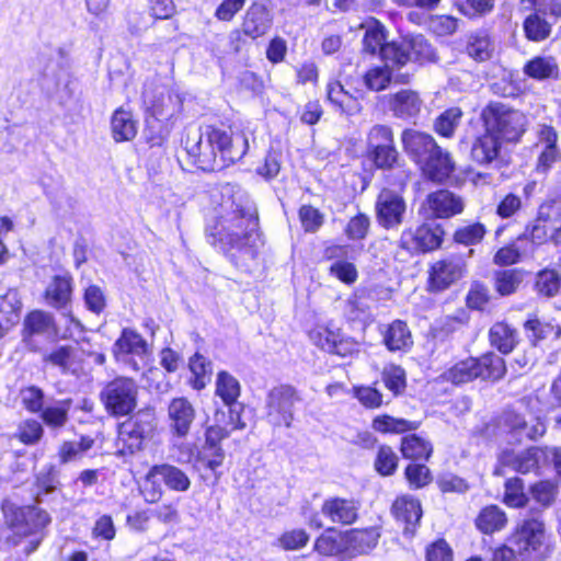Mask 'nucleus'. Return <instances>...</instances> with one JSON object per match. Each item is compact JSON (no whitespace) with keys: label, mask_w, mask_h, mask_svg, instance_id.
Here are the masks:
<instances>
[{"label":"nucleus","mask_w":561,"mask_h":561,"mask_svg":"<svg viewBox=\"0 0 561 561\" xmlns=\"http://www.w3.org/2000/svg\"><path fill=\"white\" fill-rule=\"evenodd\" d=\"M249 149L247 135L229 126L204 125L188 135L185 150L205 172H219L240 161Z\"/></svg>","instance_id":"nucleus-2"},{"label":"nucleus","mask_w":561,"mask_h":561,"mask_svg":"<svg viewBox=\"0 0 561 561\" xmlns=\"http://www.w3.org/2000/svg\"><path fill=\"white\" fill-rule=\"evenodd\" d=\"M153 431V415L138 412L119 426L118 440L123 449L134 454L141 449L145 438Z\"/></svg>","instance_id":"nucleus-13"},{"label":"nucleus","mask_w":561,"mask_h":561,"mask_svg":"<svg viewBox=\"0 0 561 561\" xmlns=\"http://www.w3.org/2000/svg\"><path fill=\"white\" fill-rule=\"evenodd\" d=\"M401 453L408 459L428 460L433 453V446L428 440L411 434L402 438Z\"/></svg>","instance_id":"nucleus-38"},{"label":"nucleus","mask_w":561,"mask_h":561,"mask_svg":"<svg viewBox=\"0 0 561 561\" xmlns=\"http://www.w3.org/2000/svg\"><path fill=\"white\" fill-rule=\"evenodd\" d=\"M552 24L538 13L529 14L523 23L526 37L531 42H542L549 37Z\"/></svg>","instance_id":"nucleus-44"},{"label":"nucleus","mask_w":561,"mask_h":561,"mask_svg":"<svg viewBox=\"0 0 561 561\" xmlns=\"http://www.w3.org/2000/svg\"><path fill=\"white\" fill-rule=\"evenodd\" d=\"M365 35L363 38L364 51L375 55L379 53L383 60V50L390 44L386 43V28L376 19H370L363 24Z\"/></svg>","instance_id":"nucleus-31"},{"label":"nucleus","mask_w":561,"mask_h":561,"mask_svg":"<svg viewBox=\"0 0 561 561\" xmlns=\"http://www.w3.org/2000/svg\"><path fill=\"white\" fill-rule=\"evenodd\" d=\"M491 344L501 353H511L517 344V332L505 322H496L489 331Z\"/></svg>","instance_id":"nucleus-37"},{"label":"nucleus","mask_w":561,"mask_h":561,"mask_svg":"<svg viewBox=\"0 0 561 561\" xmlns=\"http://www.w3.org/2000/svg\"><path fill=\"white\" fill-rule=\"evenodd\" d=\"M486 233V228L480 222L459 227L454 233V240L456 243L463 244L466 247L476 245L480 243Z\"/></svg>","instance_id":"nucleus-49"},{"label":"nucleus","mask_w":561,"mask_h":561,"mask_svg":"<svg viewBox=\"0 0 561 561\" xmlns=\"http://www.w3.org/2000/svg\"><path fill=\"white\" fill-rule=\"evenodd\" d=\"M137 383L127 377H117L107 382L100 393L106 411L114 416L130 414L137 407Z\"/></svg>","instance_id":"nucleus-6"},{"label":"nucleus","mask_w":561,"mask_h":561,"mask_svg":"<svg viewBox=\"0 0 561 561\" xmlns=\"http://www.w3.org/2000/svg\"><path fill=\"white\" fill-rule=\"evenodd\" d=\"M401 141L405 153L420 167L439 147L433 136L412 128L402 131Z\"/></svg>","instance_id":"nucleus-16"},{"label":"nucleus","mask_w":561,"mask_h":561,"mask_svg":"<svg viewBox=\"0 0 561 561\" xmlns=\"http://www.w3.org/2000/svg\"><path fill=\"white\" fill-rule=\"evenodd\" d=\"M168 415L171 428L178 436L183 437L190 432L195 419V409L187 399L175 398L169 404Z\"/></svg>","instance_id":"nucleus-25"},{"label":"nucleus","mask_w":561,"mask_h":561,"mask_svg":"<svg viewBox=\"0 0 561 561\" xmlns=\"http://www.w3.org/2000/svg\"><path fill=\"white\" fill-rule=\"evenodd\" d=\"M533 497L543 507L550 506L557 496V486L551 481H540L531 486Z\"/></svg>","instance_id":"nucleus-62"},{"label":"nucleus","mask_w":561,"mask_h":561,"mask_svg":"<svg viewBox=\"0 0 561 561\" xmlns=\"http://www.w3.org/2000/svg\"><path fill=\"white\" fill-rule=\"evenodd\" d=\"M398 467V456L391 447L382 445L379 447L376 459L375 469L381 476H391Z\"/></svg>","instance_id":"nucleus-53"},{"label":"nucleus","mask_w":561,"mask_h":561,"mask_svg":"<svg viewBox=\"0 0 561 561\" xmlns=\"http://www.w3.org/2000/svg\"><path fill=\"white\" fill-rule=\"evenodd\" d=\"M300 400L291 386L282 385L271 389L266 396V420L273 426L290 427L294 420V405Z\"/></svg>","instance_id":"nucleus-9"},{"label":"nucleus","mask_w":561,"mask_h":561,"mask_svg":"<svg viewBox=\"0 0 561 561\" xmlns=\"http://www.w3.org/2000/svg\"><path fill=\"white\" fill-rule=\"evenodd\" d=\"M392 514L398 522L404 525V535L413 536L416 525L422 517V508L419 500L412 495L398 497L392 504Z\"/></svg>","instance_id":"nucleus-21"},{"label":"nucleus","mask_w":561,"mask_h":561,"mask_svg":"<svg viewBox=\"0 0 561 561\" xmlns=\"http://www.w3.org/2000/svg\"><path fill=\"white\" fill-rule=\"evenodd\" d=\"M506 373L505 362L495 353H486L481 357H469L460 360L443 374V378L454 385L470 382L477 378L499 380Z\"/></svg>","instance_id":"nucleus-3"},{"label":"nucleus","mask_w":561,"mask_h":561,"mask_svg":"<svg viewBox=\"0 0 561 561\" xmlns=\"http://www.w3.org/2000/svg\"><path fill=\"white\" fill-rule=\"evenodd\" d=\"M436 60L434 47L421 34L409 35L401 43L392 42L383 50V61H390L392 66L398 67L409 61L424 65Z\"/></svg>","instance_id":"nucleus-5"},{"label":"nucleus","mask_w":561,"mask_h":561,"mask_svg":"<svg viewBox=\"0 0 561 561\" xmlns=\"http://www.w3.org/2000/svg\"><path fill=\"white\" fill-rule=\"evenodd\" d=\"M548 450L549 447H531L517 454L505 450L500 457V462L517 472L528 473L549 460Z\"/></svg>","instance_id":"nucleus-17"},{"label":"nucleus","mask_w":561,"mask_h":561,"mask_svg":"<svg viewBox=\"0 0 561 561\" xmlns=\"http://www.w3.org/2000/svg\"><path fill=\"white\" fill-rule=\"evenodd\" d=\"M190 369L194 375L193 387L197 390L203 389L210 380V362L199 353H195L190 359Z\"/></svg>","instance_id":"nucleus-48"},{"label":"nucleus","mask_w":561,"mask_h":561,"mask_svg":"<svg viewBox=\"0 0 561 561\" xmlns=\"http://www.w3.org/2000/svg\"><path fill=\"white\" fill-rule=\"evenodd\" d=\"M394 145L393 133L389 126L375 125L367 138V149Z\"/></svg>","instance_id":"nucleus-59"},{"label":"nucleus","mask_w":561,"mask_h":561,"mask_svg":"<svg viewBox=\"0 0 561 561\" xmlns=\"http://www.w3.org/2000/svg\"><path fill=\"white\" fill-rule=\"evenodd\" d=\"M404 473L410 485L414 489L425 486L432 480L430 469L421 463L409 465Z\"/></svg>","instance_id":"nucleus-61"},{"label":"nucleus","mask_w":561,"mask_h":561,"mask_svg":"<svg viewBox=\"0 0 561 561\" xmlns=\"http://www.w3.org/2000/svg\"><path fill=\"white\" fill-rule=\"evenodd\" d=\"M225 459V451L219 445H207L205 444L203 449L197 455V460L203 466L209 469L216 477L219 478L217 469L221 467Z\"/></svg>","instance_id":"nucleus-50"},{"label":"nucleus","mask_w":561,"mask_h":561,"mask_svg":"<svg viewBox=\"0 0 561 561\" xmlns=\"http://www.w3.org/2000/svg\"><path fill=\"white\" fill-rule=\"evenodd\" d=\"M369 226V218L364 214H358L348 221L345 233L351 240H362L367 236Z\"/></svg>","instance_id":"nucleus-64"},{"label":"nucleus","mask_w":561,"mask_h":561,"mask_svg":"<svg viewBox=\"0 0 561 561\" xmlns=\"http://www.w3.org/2000/svg\"><path fill=\"white\" fill-rule=\"evenodd\" d=\"M299 219L306 232H316L323 225V215L310 205H302Z\"/></svg>","instance_id":"nucleus-63"},{"label":"nucleus","mask_w":561,"mask_h":561,"mask_svg":"<svg viewBox=\"0 0 561 561\" xmlns=\"http://www.w3.org/2000/svg\"><path fill=\"white\" fill-rule=\"evenodd\" d=\"M466 50L472 59L485 61L491 58L494 47L485 32H478L469 36Z\"/></svg>","instance_id":"nucleus-40"},{"label":"nucleus","mask_w":561,"mask_h":561,"mask_svg":"<svg viewBox=\"0 0 561 561\" xmlns=\"http://www.w3.org/2000/svg\"><path fill=\"white\" fill-rule=\"evenodd\" d=\"M142 103L146 111L156 118L171 115L169 110L171 95L168 89L160 84H154L153 82L145 83Z\"/></svg>","instance_id":"nucleus-24"},{"label":"nucleus","mask_w":561,"mask_h":561,"mask_svg":"<svg viewBox=\"0 0 561 561\" xmlns=\"http://www.w3.org/2000/svg\"><path fill=\"white\" fill-rule=\"evenodd\" d=\"M71 293V278L68 276H55L46 287L45 299L50 307L60 309L67 306Z\"/></svg>","instance_id":"nucleus-34"},{"label":"nucleus","mask_w":561,"mask_h":561,"mask_svg":"<svg viewBox=\"0 0 561 561\" xmlns=\"http://www.w3.org/2000/svg\"><path fill=\"white\" fill-rule=\"evenodd\" d=\"M53 328L54 319L49 313L42 310L32 311L24 320L23 341L27 347L36 351L33 336L47 334Z\"/></svg>","instance_id":"nucleus-29"},{"label":"nucleus","mask_w":561,"mask_h":561,"mask_svg":"<svg viewBox=\"0 0 561 561\" xmlns=\"http://www.w3.org/2000/svg\"><path fill=\"white\" fill-rule=\"evenodd\" d=\"M481 119L483 127L502 142L517 141L526 130V116L500 102L488 104L481 112Z\"/></svg>","instance_id":"nucleus-4"},{"label":"nucleus","mask_w":561,"mask_h":561,"mask_svg":"<svg viewBox=\"0 0 561 561\" xmlns=\"http://www.w3.org/2000/svg\"><path fill=\"white\" fill-rule=\"evenodd\" d=\"M359 504L353 500L333 497L325 500L321 512L332 523L351 525L358 517Z\"/></svg>","instance_id":"nucleus-23"},{"label":"nucleus","mask_w":561,"mask_h":561,"mask_svg":"<svg viewBox=\"0 0 561 561\" xmlns=\"http://www.w3.org/2000/svg\"><path fill=\"white\" fill-rule=\"evenodd\" d=\"M375 209L377 221L381 227L397 229L403 222L407 204L399 193L383 188L377 196Z\"/></svg>","instance_id":"nucleus-14"},{"label":"nucleus","mask_w":561,"mask_h":561,"mask_svg":"<svg viewBox=\"0 0 561 561\" xmlns=\"http://www.w3.org/2000/svg\"><path fill=\"white\" fill-rule=\"evenodd\" d=\"M73 356L71 346H58L44 356V362L57 366L65 374L70 369Z\"/></svg>","instance_id":"nucleus-60"},{"label":"nucleus","mask_w":561,"mask_h":561,"mask_svg":"<svg viewBox=\"0 0 561 561\" xmlns=\"http://www.w3.org/2000/svg\"><path fill=\"white\" fill-rule=\"evenodd\" d=\"M386 61L385 66H376L370 68L364 75V83L370 91H382L388 88L392 79V72Z\"/></svg>","instance_id":"nucleus-45"},{"label":"nucleus","mask_w":561,"mask_h":561,"mask_svg":"<svg viewBox=\"0 0 561 561\" xmlns=\"http://www.w3.org/2000/svg\"><path fill=\"white\" fill-rule=\"evenodd\" d=\"M352 392L366 409H378L383 404V396L375 386H355Z\"/></svg>","instance_id":"nucleus-54"},{"label":"nucleus","mask_w":561,"mask_h":561,"mask_svg":"<svg viewBox=\"0 0 561 561\" xmlns=\"http://www.w3.org/2000/svg\"><path fill=\"white\" fill-rule=\"evenodd\" d=\"M226 413L224 411L217 410L215 413V422L216 424L209 426L206 431V440L207 445H219L220 440L228 437L231 433V430L225 425Z\"/></svg>","instance_id":"nucleus-58"},{"label":"nucleus","mask_w":561,"mask_h":561,"mask_svg":"<svg viewBox=\"0 0 561 561\" xmlns=\"http://www.w3.org/2000/svg\"><path fill=\"white\" fill-rule=\"evenodd\" d=\"M146 482L151 484V489L145 490V499L150 503L160 500L162 495L160 483L174 492H186L191 488L188 476L182 469L170 463L152 466L146 476Z\"/></svg>","instance_id":"nucleus-7"},{"label":"nucleus","mask_w":561,"mask_h":561,"mask_svg":"<svg viewBox=\"0 0 561 561\" xmlns=\"http://www.w3.org/2000/svg\"><path fill=\"white\" fill-rule=\"evenodd\" d=\"M44 434L42 424L36 420H25L18 426L15 436L25 445H34L41 440Z\"/></svg>","instance_id":"nucleus-56"},{"label":"nucleus","mask_w":561,"mask_h":561,"mask_svg":"<svg viewBox=\"0 0 561 561\" xmlns=\"http://www.w3.org/2000/svg\"><path fill=\"white\" fill-rule=\"evenodd\" d=\"M1 510L5 524L19 536H27L50 522L47 513L35 508L25 511L9 500L2 502Z\"/></svg>","instance_id":"nucleus-11"},{"label":"nucleus","mask_w":561,"mask_h":561,"mask_svg":"<svg viewBox=\"0 0 561 561\" xmlns=\"http://www.w3.org/2000/svg\"><path fill=\"white\" fill-rule=\"evenodd\" d=\"M506 523V514L497 505L485 506L476 519L477 528L484 534L500 531L505 527Z\"/></svg>","instance_id":"nucleus-36"},{"label":"nucleus","mask_w":561,"mask_h":561,"mask_svg":"<svg viewBox=\"0 0 561 561\" xmlns=\"http://www.w3.org/2000/svg\"><path fill=\"white\" fill-rule=\"evenodd\" d=\"M21 306L18 300L5 296L0 299V329L5 327V330L18 323L20 320Z\"/></svg>","instance_id":"nucleus-57"},{"label":"nucleus","mask_w":561,"mask_h":561,"mask_svg":"<svg viewBox=\"0 0 561 561\" xmlns=\"http://www.w3.org/2000/svg\"><path fill=\"white\" fill-rule=\"evenodd\" d=\"M431 156L420 168L431 181L443 183L454 172L455 162L450 154L440 147H437Z\"/></svg>","instance_id":"nucleus-27"},{"label":"nucleus","mask_w":561,"mask_h":561,"mask_svg":"<svg viewBox=\"0 0 561 561\" xmlns=\"http://www.w3.org/2000/svg\"><path fill=\"white\" fill-rule=\"evenodd\" d=\"M216 396L222 400L226 407L238 403L237 399L240 396L239 381L227 371H220L216 380Z\"/></svg>","instance_id":"nucleus-39"},{"label":"nucleus","mask_w":561,"mask_h":561,"mask_svg":"<svg viewBox=\"0 0 561 561\" xmlns=\"http://www.w3.org/2000/svg\"><path fill=\"white\" fill-rule=\"evenodd\" d=\"M367 150L370 160L379 169H391L398 162L399 153L394 145L386 147L381 146L378 148H371Z\"/></svg>","instance_id":"nucleus-55"},{"label":"nucleus","mask_w":561,"mask_h":561,"mask_svg":"<svg viewBox=\"0 0 561 561\" xmlns=\"http://www.w3.org/2000/svg\"><path fill=\"white\" fill-rule=\"evenodd\" d=\"M383 343L391 352L407 351L412 344V335L405 322L396 320L383 333Z\"/></svg>","instance_id":"nucleus-33"},{"label":"nucleus","mask_w":561,"mask_h":561,"mask_svg":"<svg viewBox=\"0 0 561 561\" xmlns=\"http://www.w3.org/2000/svg\"><path fill=\"white\" fill-rule=\"evenodd\" d=\"M245 44L244 36L239 30L231 31L228 35L216 34L207 41L206 49L221 65L237 56Z\"/></svg>","instance_id":"nucleus-19"},{"label":"nucleus","mask_w":561,"mask_h":561,"mask_svg":"<svg viewBox=\"0 0 561 561\" xmlns=\"http://www.w3.org/2000/svg\"><path fill=\"white\" fill-rule=\"evenodd\" d=\"M419 427L417 422L405 419H397L387 414L376 416L373 420V428L380 433H405Z\"/></svg>","instance_id":"nucleus-42"},{"label":"nucleus","mask_w":561,"mask_h":561,"mask_svg":"<svg viewBox=\"0 0 561 561\" xmlns=\"http://www.w3.org/2000/svg\"><path fill=\"white\" fill-rule=\"evenodd\" d=\"M214 237L217 238L220 249L239 268H248L264 244L253 201L244 191L233 185L221 188Z\"/></svg>","instance_id":"nucleus-1"},{"label":"nucleus","mask_w":561,"mask_h":561,"mask_svg":"<svg viewBox=\"0 0 561 561\" xmlns=\"http://www.w3.org/2000/svg\"><path fill=\"white\" fill-rule=\"evenodd\" d=\"M561 288L560 274L552 268H545L537 273L535 290L538 295L547 298L554 297Z\"/></svg>","instance_id":"nucleus-43"},{"label":"nucleus","mask_w":561,"mask_h":561,"mask_svg":"<svg viewBox=\"0 0 561 561\" xmlns=\"http://www.w3.org/2000/svg\"><path fill=\"white\" fill-rule=\"evenodd\" d=\"M462 117V111L459 107H450L444 111L435 121V131L446 138L454 136Z\"/></svg>","instance_id":"nucleus-46"},{"label":"nucleus","mask_w":561,"mask_h":561,"mask_svg":"<svg viewBox=\"0 0 561 561\" xmlns=\"http://www.w3.org/2000/svg\"><path fill=\"white\" fill-rule=\"evenodd\" d=\"M435 218H451L463 211V199L448 190H438L427 195L424 204Z\"/></svg>","instance_id":"nucleus-18"},{"label":"nucleus","mask_w":561,"mask_h":561,"mask_svg":"<svg viewBox=\"0 0 561 561\" xmlns=\"http://www.w3.org/2000/svg\"><path fill=\"white\" fill-rule=\"evenodd\" d=\"M523 282V274L518 270H505L499 272L495 276L496 290L502 295H511Z\"/></svg>","instance_id":"nucleus-51"},{"label":"nucleus","mask_w":561,"mask_h":561,"mask_svg":"<svg viewBox=\"0 0 561 561\" xmlns=\"http://www.w3.org/2000/svg\"><path fill=\"white\" fill-rule=\"evenodd\" d=\"M513 548L525 557H542L546 550V530L542 519L536 515L523 519L512 538Z\"/></svg>","instance_id":"nucleus-8"},{"label":"nucleus","mask_w":561,"mask_h":561,"mask_svg":"<svg viewBox=\"0 0 561 561\" xmlns=\"http://www.w3.org/2000/svg\"><path fill=\"white\" fill-rule=\"evenodd\" d=\"M381 379L393 396L402 393L407 387L405 371L401 366L390 364L383 367Z\"/></svg>","instance_id":"nucleus-47"},{"label":"nucleus","mask_w":561,"mask_h":561,"mask_svg":"<svg viewBox=\"0 0 561 561\" xmlns=\"http://www.w3.org/2000/svg\"><path fill=\"white\" fill-rule=\"evenodd\" d=\"M359 91L354 93L346 90L340 81H330L327 85V99L336 111L353 115L360 108L358 98Z\"/></svg>","instance_id":"nucleus-26"},{"label":"nucleus","mask_w":561,"mask_h":561,"mask_svg":"<svg viewBox=\"0 0 561 561\" xmlns=\"http://www.w3.org/2000/svg\"><path fill=\"white\" fill-rule=\"evenodd\" d=\"M528 501L524 492L523 481L519 478L508 479L505 482L504 503L510 507H523Z\"/></svg>","instance_id":"nucleus-52"},{"label":"nucleus","mask_w":561,"mask_h":561,"mask_svg":"<svg viewBox=\"0 0 561 561\" xmlns=\"http://www.w3.org/2000/svg\"><path fill=\"white\" fill-rule=\"evenodd\" d=\"M466 264L461 257L448 256L436 261L430 268L428 287L443 291L463 277Z\"/></svg>","instance_id":"nucleus-15"},{"label":"nucleus","mask_w":561,"mask_h":561,"mask_svg":"<svg viewBox=\"0 0 561 561\" xmlns=\"http://www.w3.org/2000/svg\"><path fill=\"white\" fill-rule=\"evenodd\" d=\"M272 25V16L265 5L252 3L245 12L242 30L243 34L252 38L264 35Z\"/></svg>","instance_id":"nucleus-28"},{"label":"nucleus","mask_w":561,"mask_h":561,"mask_svg":"<svg viewBox=\"0 0 561 561\" xmlns=\"http://www.w3.org/2000/svg\"><path fill=\"white\" fill-rule=\"evenodd\" d=\"M148 353L146 340L130 329H124L113 345L116 360L129 366L134 371H139L145 367Z\"/></svg>","instance_id":"nucleus-10"},{"label":"nucleus","mask_w":561,"mask_h":561,"mask_svg":"<svg viewBox=\"0 0 561 561\" xmlns=\"http://www.w3.org/2000/svg\"><path fill=\"white\" fill-rule=\"evenodd\" d=\"M111 129L115 141H128L137 134V123L130 112L118 108L112 116Z\"/></svg>","instance_id":"nucleus-35"},{"label":"nucleus","mask_w":561,"mask_h":561,"mask_svg":"<svg viewBox=\"0 0 561 561\" xmlns=\"http://www.w3.org/2000/svg\"><path fill=\"white\" fill-rule=\"evenodd\" d=\"M523 72L531 79L542 81L557 78L559 65L551 56H536L524 65Z\"/></svg>","instance_id":"nucleus-32"},{"label":"nucleus","mask_w":561,"mask_h":561,"mask_svg":"<svg viewBox=\"0 0 561 561\" xmlns=\"http://www.w3.org/2000/svg\"><path fill=\"white\" fill-rule=\"evenodd\" d=\"M502 141L484 128V131L479 135L471 147V158L474 162L481 165H495L500 164V153L502 149Z\"/></svg>","instance_id":"nucleus-20"},{"label":"nucleus","mask_w":561,"mask_h":561,"mask_svg":"<svg viewBox=\"0 0 561 561\" xmlns=\"http://www.w3.org/2000/svg\"><path fill=\"white\" fill-rule=\"evenodd\" d=\"M71 399L57 401L54 405L43 409L41 417L48 427L60 428L68 422V413L71 408Z\"/></svg>","instance_id":"nucleus-41"},{"label":"nucleus","mask_w":561,"mask_h":561,"mask_svg":"<svg viewBox=\"0 0 561 561\" xmlns=\"http://www.w3.org/2000/svg\"><path fill=\"white\" fill-rule=\"evenodd\" d=\"M504 423L518 440H522L524 437L536 439L546 432L545 424L539 420H535L533 424H529L522 415L514 412H507L505 414Z\"/></svg>","instance_id":"nucleus-30"},{"label":"nucleus","mask_w":561,"mask_h":561,"mask_svg":"<svg viewBox=\"0 0 561 561\" xmlns=\"http://www.w3.org/2000/svg\"><path fill=\"white\" fill-rule=\"evenodd\" d=\"M422 107L423 101L415 91L404 89L390 95L389 108L400 119H415Z\"/></svg>","instance_id":"nucleus-22"},{"label":"nucleus","mask_w":561,"mask_h":561,"mask_svg":"<svg viewBox=\"0 0 561 561\" xmlns=\"http://www.w3.org/2000/svg\"><path fill=\"white\" fill-rule=\"evenodd\" d=\"M444 230L435 221L424 222L415 230L407 229L402 232L400 244L409 252H430L442 245Z\"/></svg>","instance_id":"nucleus-12"}]
</instances>
